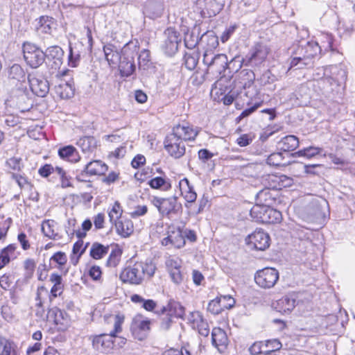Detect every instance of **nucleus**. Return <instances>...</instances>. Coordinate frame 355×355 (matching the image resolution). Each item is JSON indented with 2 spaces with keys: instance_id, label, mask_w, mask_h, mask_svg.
Here are the masks:
<instances>
[{
  "instance_id": "obj_44",
  "label": "nucleus",
  "mask_w": 355,
  "mask_h": 355,
  "mask_svg": "<svg viewBox=\"0 0 355 355\" xmlns=\"http://www.w3.org/2000/svg\"><path fill=\"white\" fill-rule=\"evenodd\" d=\"M198 2L200 6L203 4L205 9L209 12L210 14L214 15L222 9L223 6V5L216 0H198Z\"/></svg>"
},
{
  "instance_id": "obj_58",
  "label": "nucleus",
  "mask_w": 355,
  "mask_h": 355,
  "mask_svg": "<svg viewBox=\"0 0 355 355\" xmlns=\"http://www.w3.org/2000/svg\"><path fill=\"white\" fill-rule=\"evenodd\" d=\"M92 223L89 219L85 220L81 225V230H78L76 232V235L78 239H83L87 236V232L91 230Z\"/></svg>"
},
{
  "instance_id": "obj_22",
  "label": "nucleus",
  "mask_w": 355,
  "mask_h": 355,
  "mask_svg": "<svg viewBox=\"0 0 355 355\" xmlns=\"http://www.w3.org/2000/svg\"><path fill=\"white\" fill-rule=\"evenodd\" d=\"M255 80V75L250 69H242L236 76V84L241 88H250Z\"/></svg>"
},
{
  "instance_id": "obj_27",
  "label": "nucleus",
  "mask_w": 355,
  "mask_h": 355,
  "mask_svg": "<svg viewBox=\"0 0 355 355\" xmlns=\"http://www.w3.org/2000/svg\"><path fill=\"white\" fill-rule=\"evenodd\" d=\"M103 51L105 58L110 66L117 64L121 58L118 49L112 44H105L103 46Z\"/></svg>"
},
{
  "instance_id": "obj_31",
  "label": "nucleus",
  "mask_w": 355,
  "mask_h": 355,
  "mask_svg": "<svg viewBox=\"0 0 355 355\" xmlns=\"http://www.w3.org/2000/svg\"><path fill=\"white\" fill-rule=\"evenodd\" d=\"M53 25L54 21L52 17L42 16L37 21L35 30L38 35L50 34Z\"/></svg>"
},
{
  "instance_id": "obj_40",
  "label": "nucleus",
  "mask_w": 355,
  "mask_h": 355,
  "mask_svg": "<svg viewBox=\"0 0 355 355\" xmlns=\"http://www.w3.org/2000/svg\"><path fill=\"white\" fill-rule=\"evenodd\" d=\"M50 281L53 284L51 289V294L53 297H56L62 293L63 290L62 277L57 273H53L50 276Z\"/></svg>"
},
{
  "instance_id": "obj_57",
  "label": "nucleus",
  "mask_w": 355,
  "mask_h": 355,
  "mask_svg": "<svg viewBox=\"0 0 355 355\" xmlns=\"http://www.w3.org/2000/svg\"><path fill=\"white\" fill-rule=\"evenodd\" d=\"M224 309L221 306V302L219 297L209 302L207 306V311L214 315L219 314Z\"/></svg>"
},
{
  "instance_id": "obj_17",
  "label": "nucleus",
  "mask_w": 355,
  "mask_h": 355,
  "mask_svg": "<svg viewBox=\"0 0 355 355\" xmlns=\"http://www.w3.org/2000/svg\"><path fill=\"white\" fill-rule=\"evenodd\" d=\"M164 35L166 37L164 44L165 52L171 55L178 51L180 41L179 34L173 28H168L164 31Z\"/></svg>"
},
{
  "instance_id": "obj_1",
  "label": "nucleus",
  "mask_w": 355,
  "mask_h": 355,
  "mask_svg": "<svg viewBox=\"0 0 355 355\" xmlns=\"http://www.w3.org/2000/svg\"><path fill=\"white\" fill-rule=\"evenodd\" d=\"M155 264L150 261L136 262L125 268L120 274V279L124 283L134 285L141 284L145 277L151 278L156 270Z\"/></svg>"
},
{
  "instance_id": "obj_33",
  "label": "nucleus",
  "mask_w": 355,
  "mask_h": 355,
  "mask_svg": "<svg viewBox=\"0 0 355 355\" xmlns=\"http://www.w3.org/2000/svg\"><path fill=\"white\" fill-rule=\"evenodd\" d=\"M44 53L48 59L53 60L55 67H58L62 64L64 51L60 46H50Z\"/></svg>"
},
{
  "instance_id": "obj_3",
  "label": "nucleus",
  "mask_w": 355,
  "mask_h": 355,
  "mask_svg": "<svg viewBox=\"0 0 355 355\" xmlns=\"http://www.w3.org/2000/svg\"><path fill=\"white\" fill-rule=\"evenodd\" d=\"M139 46L134 42H128L121 49V58L119 68L122 76L128 77L136 70L135 57L137 55Z\"/></svg>"
},
{
  "instance_id": "obj_39",
  "label": "nucleus",
  "mask_w": 355,
  "mask_h": 355,
  "mask_svg": "<svg viewBox=\"0 0 355 355\" xmlns=\"http://www.w3.org/2000/svg\"><path fill=\"white\" fill-rule=\"evenodd\" d=\"M164 312H168L171 316L182 318L185 309L179 302H173L168 304V308H164Z\"/></svg>"
},
{
  "instance_id": "obj_51",
  "label": "nucleus",
  "mask_w": 355,
  "mask_h": 355,
  "mask_svg": "<svg viewBox=\"0 0 355 355\" xmlns=\"http://www.w3.org/2000/svg\"><path fill=\"white\" fill-rule=\"evenodd\" d=\"M322 151V149L319 147L309 146L304 149L298 150L295 154L300 157H306L307 158H311L317 155H320Z\"/></svg>"
},
{
  "instance_id": "obj_8",
  "label": "nucleus",
  "mask_w": 355,
  "mask_h": 355,
  "mask_svg": "<svg viewBox=\"0 0 355 355\" xmlns=\"http://www.w3.org/2000/svg\"><path fill=\"white\" fill-rule=\"evenodd\" d=\"M279 279V272L273 268H265L254 275L256 284L263 288H272Z\"/></svg>"
},
{
  "instance_id": "obj_19",
  "label": "nucleus",
  "mask_w": 355,
  "mask_h": 355,
  "mask_svg": "<svg viewBox=\"0 0 355 355\" xmlns=\"http://www.w3.org/2000/svg\"><path fill=\"white\" fill-rule=\"evenodd\" d=\"M296 297L295 295H286L272 303V307L282 313H288L295 307Z\"/></svg>"
},
{
  "instance_id": "obj_37",
  "label": "nucleus",
  "mask_w": 355,
  "mask_h": 355,
  "mask_svg": "<svg viewBox=\"0 0 355 355\" xmlns=\"http://www.w3.org/2000/svg\"><path fill=\"white\" fill-rule=\"evenodd\" d=\"M56 223L53 220H44L42 224V231L44 236L51 239H58V234L55 231Z\"/></svg>"
},
{
  "instance_id": "obj_50",
  "label": "nucleus",
  "mask_w": 355,
  "mask_h": 355,
  "mask_svg": "<svg viewBox=\"0 0 355 355\" xmlns=\"http://www.w3.org/2000/svg\"><path fill=\"white\" fill-rule=\"evenodd\" d=\"M9 77L19 81H23L25 79V72L19 64H13L9 70Z\"/></svg>"
},
{
  "instance_id": "obj_45",
  "label": "nucleus",
  "mask_w": 355,
  "mask_h": 355,
  "mask_svg": "<svg viewBox=\"0 0 355 355\" xmlns=\"http://www.w3.org/2000/svg\"><path fill=\"white\" fill-rule=\"evenodd\" d=\"M123 212V210L121 204L118 201H116L112 205L110 210L108 212L110 223H114L117 220L121 219Z\"/></svg>"
},
{
  "instance_id": "obj_18",
  "label": "nucleus",
  "mask_w": 355,
  "mask_h": 355,
  "mask_svg": "<svg viewBox=\"0 0 355 355\" xmlns=\"http://www.w3.org/2000/svg\"><path fill=\"white\" fill-rule=\"evenodd\" d=\"M46 318L47 321H52L58 325V328L61 330L67 328L69 321L67 314L56 307L49 309L46 315Z\"/></svg>"
},
{
  "instance_id": "obj_41",
  "label": "nucleus",
  "mask_w": 355,
  "mask_h": 355,
  "mask_svg": "<svg viewBox=\"0 0 355 355\" xmlns=\"http://www.w3.org/2000/svg\"><path fill=\"white\" fill-rule=\"evenodd\" d=\"M319 46L321 52L332 51L333 37L329 33H322L318 36Z\"/></svg>"
},
{
  "instance_id": "obj_35",
  "label": "nucleus",
  "mask_w": 355,
  "mask_h": 355,
  "mask_svg": "<svg viewBox=\"0 0 355 355\" xmlns=\"http://www.w3.org/2000/svg\"><path fill=\"white\" fill-rule=\"evenodd\" d=\"M77 144L81 148L85 153H92L96 148V140L93 137H84L80 138Z\"/></svg>"
},
{
  "instance_id": "obj_9",
  "label": "nucleus",
  "mask_w": 355,
  "mask_h": 355,
  "mask_svg": "<svg viewBox=\"0 0 355 355\" xmlns=\"http://www.w3.org/2000/svg\"><path fill=\"white\" fill-rule=\"evenodd\" d=\"M150 326V321L148 319H145L141 315H137L132 320L130 331L135 338L143 340L149 334Z\"/></svg>"
},
{
  "instance_id": "obj_56",
  "label": "nucleus",
  "mask_w": 355,
  "mask_h": 355,
  "mask_svg": "<svg viewBox=\"0 0 355 355\" xmlns=\"http://www.w3.org/2000/svg\"><path fill=\"white\" fill-rule=\"evenodd\" d=\"M263 343L266 354H272L271 352L279 350L282 346L280 341L277 339L267 340Z\"/></svg>"
},
{
  "instance_id": "obj_7",
  "label": "nucleus",
  "mask_w": 355,
  "mask_h": 355,
  "mask_svg": "<svg viewBox=\"0 0 355 355\" xmlns=\"http://www.w3.org/2000/svg\"><path fill=\"white\" fill-rule=\"evenodd\" d=\"M150 201L158 210L162 215H169L172 213H176L180 207L178 202V198L172 196L167 198L152 196Z\"/></svg>"
},
{
  "instance_id": "obj_5",
  "label": "nucleus",
  "mask_w": 355,
  "mask_h": 355,
  "mask_svg": "<svg viewBox=\"0 0 355 355\" xmlns=\"http://www.w3.org/2000/svg\"><path fill=\"white\" fill-rule=\"evenodd\" d=\"M321 53L318 42L311 41L306 42L304 46H298L296 51L293 53L291 67H293L300 64V67H301L302 64H308L306 62V59L314 58Z\"/></svg>"
},
{
  "instance_id": "obj_15",
  "label": "nucleus",
  "mask_w": 355,
  "mask_h": 355,
  "mask_svg": "<svg viewBox=\"0 0 355 355\" xmlns=\"http://www.w3.org/2000/svg\"><path fill=\"white\" fill-rule=\"evenodd\" d=\"M198 129L194 128L189 123H182L175 125L173 128L172 134L184 141H193L198 134Z\"/></svg>"
},
{
  "instance_id": "obj_12",
  "label": "nucleus",
  "mask_w": 355,
  "mask_h": 355,
  "mask_svg": "<svg viewBox=\"0 0 355 355\" xmlns=\"http://www.w3.org/2000/svg\"><path fill=\"white\" fill-rule=\"evenodd\" d=\"M164 148L171 157L176 159L182 157L186 150L184 141L172 133L166 137Z\"/></svg>"
},
{
  "instance_id": "obj_47",
  "label": "nucleus",
  "mask_w": 355,
  "mask_h": 355,
  "mask_svg": "<svg viewBox=\"0 0 355 355\" xmlns=\"http://www.w3.org/2000/svg\"><path fill=\"white\" fill-rule=\"evenodd\" d=\"M131 300L135 303L141 304V306L146 311H151L156 306V302L153 300H144L137 294L131 296Z\"/></svg>"
},
{
  "instance_id": "obj_34",
  "label": "nucleus",
  "mask_w": 355,
  "mask_h": 355,
  "mask_svg": "<svg viewBox=\"0 0 355 355\" xmlns=\"http://www.w3.org/2000/svg\"><path fill=\"white\" fill-rule=\"evenodd\" d=\"M148 184L152 189H159L162 191H168L171 188L170 180L166 176L153 178L148 182Z\"/></svg>"
},
{
  "instance_id": "obj_16",
  "label": "nucleus",
  "mask_w": 355,
  "mask_h": 355,
  "mask_svg": "<svg viewBox=\"0 0 355 355\" xmlns=\"http://www.w3.org/2000/svg\"><path fill=\"white\" fill-rule=\"evenodd\" d=\"M268 53L269 49L266 45H257L253 51L246 56L244 61L247 62V64L258 66L265 61Z\"/></svg>"
},
{
  "instance_id": "obj_23",
  "label": "nucleus",
  "mask_w": 355,
  "mask_h": 355,
  "mask_svg": "<svg viewBox=\"0 0 355 355\" xmlns=\"http://www.w3.org/2000/svg\"><path fill=\"white\" fill-rule=\"evenodd\" d=\"M58 155L61 159L71 163H77L80 160L78 151L71 145L60 148L58 150Z\"/></svg>"
},
{
  "instance_id": "obj_25",
  "label": "nucleus",
  "mask_w": 355,
  "mask_h": 355,
  "mask_svg": "<svg viewBox=\"0 0 355 355\" xmlns=\"http://www.w3.org/2000/svg\"><path fill=\"white\" fill-rule=\"evenodd\" d=\"M179 189L182 196L188 202H193L196 201L197 194L193 190V187L190 184L188 179L183 178L179 182Z\"/></svg>"
},
{
  "instance_id": "obj_59",
  "label": "nucleus",
  "mask_w": 355,
  "mask_h": 355,
  "mask_svg": "<svg viewBox=\"0 0 355 355\" xmlns=\"http://www.w3.org/2000/svg\"><path fill=\"white\" fill-rule=\"evenodd\" d=\"M249 352L252 355H258L262 353L266 354L263 342H255L249 348Z\"/></svg>"
},
{
  "instance_id": "obj_24",
  "label": "nucleus",
  "mask_w": 355,
  "mask_h": 355,
  "mask_svg": "<svg viewBox=\"0 0 355 355\" xmlns=\"http://www.w3.org/2000/svg\"><path fill=\"white\" fill-rule=\"evenodd\" d=\"M16 250L17 245L15 244H10L1 250L0 252V270L8 264L11 260L17 257L18 252Z\"/></svg>"
},
{
  "instance_id": "obj_28",
  "label": "nucleus",
  "mask_w": 355,
  "mask_h": 355,
  "mask_svg": "<svg viewBox=\"0 0 355 355\" xmlns=\"http://www.w3.org/2000/svg\"><path fill=\"white\" fill-rule=\"evenodd\" d=\"M192 327L193 329H196L198 333L203 336H207L209 333V329L208 323L202 319V315L199 312L193 313L191 315Z\"/></svg>"
},
{
  "instance_id": "obj_32",
  "label": "nucleus",
  "mask_w": 355,
  "mask_h": 355,
  "mask_svg": "<svg viewBox=\"0 0 355 355\" xmlns=\"http://www.w3.org/2000/svg\"><path fill=\"white\" fill-rule=\"evenodd\" d=\"M298 146V138L294 135H287L278 142V148L284 152L293 151Z\"/></svg>"
},
{
  "instance_id": "obj_64",
  "label": "nucleus",
  "mask_w": 355,
  "mask_h": 355,
  "mask_svg": "<svg viewBox=\"0 0 355 355\" xmlns=\"http://www.w3.org/2000/svg\"><path fill=\"white\" fill-rule=\"evenodd\" d=\"M221 302V306L224 309H229L232 308L235 304V300L231 295H221L219 297Z\"/></svg>"
},
{
  "instance_id": "obj_13",
  "label": "nucleus",
  "mask_w": 355,
  "mask_h": 355,
  "mask_svg": "<svg viewBox=\"0 0 355 355\" xmlns=\"http://www.w3.org/2000/svg\"><path fill=\"white\" fill-rule=\"evenodd\" d=\"M246 240L248 243L252 244L258 250H264L270 245V236L261 229H257Z\"/></svg>"
},
{
  "instance_id": "obj_61",
  "label": "nucleus",
  "mask_w": 355,
  "mask_h": 355,
  "mask_svg": "<svg viewBox=\"0 0 355 355\" xmlns=\"http://www.w3.org/2000/svg\"><path fill=\"white\" fill-rule=\"evenodd\" d=\"M6 165L14 171H20L22 167L21 159L20 157H11L6 161Z\"/></svg>"
},
{
  "instance_id": "obj_38",
  "label": "nucleus",
  "mask_w": 355,
  "mask_h": 355,
  "mask_svg": "<svg viewBox=\"0 0 355 355\" xmlns=\"http://www.w3.org/2000/svg\"><path fill=\"white\" fill-rule=\"evenodd\" d=\"M267 206L265 205H254L250 209V216L255 221L259 223H263V220L266 218V211Z\"/></svg>"
},
{
  "instance_id": "obj_2",
  "label": "nucleus",
  "mask_w": 355,
  "mask_h": 355,
  "mask_svg": "<svg viewBox=\"0 0 355 355\" xmlns=\"http://www.w3.org/2000/svg\"><path fill=\"white\" fill-rule=\"evenodd\" d=\"M113 322V330L109 334L92 335L89 337L94 349L104 354H107L113 349L114 343L113 338L122 331V324L124 322V316L116 315L112 318Z\"/></svg>"
},
{
  "instance_id": "obj_14",
  "label": "nucleus",
  "mask_w": 355,
  "mask_h": 355,
  "mask_svg": "<svg viewBox=\"0 0 355 355\" xmlns=\"http://www.w3.org/2000/svg\"><path fill=\"white\" fill-rule=\"evenodd\" d=\"M200 42L201 44H205V50L211 51L216 49L218 46V37L213 31H207L205 34H203L200 40L198 37H196L195 41H193L191 44H189L187 37L185 38V44L189 48L192 49L196 46V45Z\"/></svg>"
},
{
  "instance_id": "obj_46",
  "label": "nucleus",
  "mask_w": 355,
  "mask_h": 355,
  "mask_svg": "<svg viewBox=\"0 0 355 355\" xmlns=\"http://www.w3.org/2000/svg\"><path fill=\"white\" fill-rule=\"evenodd\" d=\"M121 254V250L117 246L114 247L108 257L106 265L108 267H116L119 263Z\"/></svg>"
},
{
  "instance_id": "obj_63",
  "label": "nucleus",
  "mask_w": 355,
  "mask_h": 355,
  "mask_svg": "<svg viewBox=\"0 0 355 355\" xmlns=\"http://www.w3.org/2000/svg\"><path fill=\"white\" fill-rule=\"evenodd\" d=\"M185 66L189 70L195 69L198 64V58L196 55L186 54L184 56Z\"/></svg>"
},
{
  "instance_id": "obj_4",
  "label": "nucleus",
  "mask_w": 355,
  "mask_h": 355,
  "mask_svg": "<svg viewBox=\"0 0 355 355\" xmlns=\"http://www.w3.org/2000/svg\"><path fill=\"white\" fill-rule=\"evenodd\" d=\"M320 75V72L314 74V77L318 78L317 87L320 94L329 101L341 98L344 87Z\"/></svg>"
},
{
  "instance_id": "obj_21",
  "label": "nucleus",
  "mask_w": 355,
  "mask_h": 355,
  "mask_svg": "<svg viewBox=\"0 0 355 355\" xmlns=\"http://www.w3.org/2000/svg\"><path fill=\"white\" fill-rule=\"evenodd\" d=\"M212 345L219 352H223L228 345V338L226 332L220 327H214L211 331Z\"/></svg>"
},
{
  "instance_id": "obj_62",
  "label": "nucleus",
  "mask_w": 355,
  "mask_h": 355,
  "mask_svg": "<svg viewBox=\"0 0 355 355\" xmlns=\"http://www.w3.org/2000/svg\"><path fill=\"white\" fill-rule=\"evenodd\" d=\"M173 322V316L168 315V312H164V309L162 310V322L160 324V327L163 330H168Z\"/></svg>"
},
{
  "instance_id": "obj_36",
  "label": "nucleus",
  "mask_w": 355,
  "mask_h": 355,
  "mask_svg": "<svg viewBox=\"0 0 355 355\" xmlns=\"http://www.w3.org/2000/svg\"><path fill=\"white\" fill-rule=\"evenodd\" d=\"M108 251V245H104L98 242H95L92 245L89 254L94 259H100L107 254Z\"/></svg>"
},
{
  "instance_id": "obj_10",
  "label": "nucleus",
  "mask_w": 355,
  "mask_h": 355,
  "mask_svg": "<svg viewBox=\"0 0 355 355\" xmlns=\"http://www.w3.org/2000/svg\"><path fill=\"white\" fill-rule=\"evenodd\" d=\"M318 72L331 80L342 85L347 80V71L343 64L330 65L322 69H318Z\"/></svg>"
},
{
  "instance_id": "obj_20",
  "label": "nucleus",
  "mask_w": 355,
  "mask_h": 355,
  "mask_svg": "<svg viewBox=\"0 0 355 355\" xmlns=\"http://www.w3.org/2000/svg\"><path fill=\"white\" fill-rule=\"evenodd\" d=\"M107 170V166L105 164L100 160H94L87 164L81 173L77 175L76 178L78 180H81V176H83L85 174H89L90 175H102L105 173Z\"/></svg>"
},
{
  "instance_id": "obj_43",
  "label": "nucleus",
  "mask_w": 355,
  "mask_h": 355,
  "mask_svg": "<svg viewBox=\"0 0 355 355\" xmlns=\"http://www.w3.org/2000/svg\"><path fill=\"white\" fill-rule=\"evenodd\" d=\"M264 218L263 223H277L282 220V216L279 211L267 206Z\"/></svg>"
},
{
  "instance_id": "obj_11",
  "label": "nucleus",
  "mask_w": 355,
  "mask_h": 355,
  "mask_svg": "<svg viewBox=\"0 0 355 355\" xmlns=\"http://www.w3.org/2000/svg\"><path fill=\"white\" fill-rule=\"evenodd\" d=\"M28 80L32 92L39 97H44L49 92V84L47 80L37 73L28 74Z\"/></svg>"
},
{
  "instance_id": "obj_29",
  "label": "nucleus",
  "mask_w": 355,
  "mask_h": 355,
  "mask_svg": "<svg viewBox=\"0 0 355 355\" xmlns=\"http://www.w3.org/2000/svg\"><path fill=\"white\" fill-rule=\"evenodd\" d=\"M55 94L61 98H69L74 94V89L68 80H60L55 86Z\"/></svg>"
},
{
  "instance_id": "obj_53",
  "label": "nucleus",
  "mask_w": 355,
  "mask_h": 355,
  "mask_svg": "<svg viewBox=\"0 0 355 355\" xmlns=\"http://www.w3.org/2000/svg\"><path fill=\"white\" fill-rule=\"evenodd\" d=\"M175 238L177 239V242L174 241L173 236L165 237L162 239V244L166 246L172 244L178 248L184 245L185 241L180 233H178Z\"/></svg>"
},
{
  "instance_id": "obj_52",
  "label": "nucleus",
  "mask_w": 355,
  "mask_h": 355,
  "mask_svg": "<svg viewBox=\"0 0 355 355\" xmlns=\"http://www.w3.org/2000/svg\"><path fill=\"white\" fill-rule=\"evenodd\" d=\"M55 173H57L60 179V186L62 188H67L72 187L71 182V178L67 175L66 171L61 167H55Z\"/></svg>"
},
{
  "instance_id": "obj_54",
  "label": "nucleus",
  "mask_w": 355,
  "mask_h": 355,
  "mask_svg": "<svg viewBox=\"0 0 355 355\" xmlns=\"http://www.w3.org/2000/svg\"><path fill=\"white\" fill-rule=\"evenodd\" d=\"M227 58L225 54H217L214 56L213 64L217 67V70L220 73L225 71L227 67Z\"/></svg>"
},
{
  "instance_id": "obj_26",
  "label": "nucleus",
  "mask_w": 355,
  "mask_h": 355,
  "mask_svg": "<svg viewBox=\"0 0 355 355\" xmlns=\"http://www.w3.org/2000/svg\"><path fill=\"white\" fill-rule=\"evenodd\" d=\"M118 234L123 238L128 237L134 230L132 220L127 218H121L114 223Z\"/></svg>"
},
{
  "instance_id": "obj_6",
  "label": "nucleus",
  "mask_w": 355,
  "mask_h": 355,
  "mask_svg": "<svg viewBox=\"0 0 355 355\" xmlns=\"http://www.w3.org/2000/svg\"><path fill=\"white\" fill-rule=\"evenodd\" d=\"M23 54L25 61L32 68H37L44 61L46 55L35 44L25 42L23 44Z\"/></svg>"
},
{
  "instance_id": "obj_48",
  "label": "nucleus",
  "mask_w": 355,
  "mask_h": 355,
  "mask_svg": "<svg viewBox=\"0 0 355 355\" xmlns=\"http://www.w3.org/2000/svg\"><path fill=\"white\" fill-rule=\"evenodd\" d=\"M79 46L82 47L83 45L81 44H76L73 46H69V64L73 67L77 66L80 58V53L78 50Z\"/></svg>"
},
{
  "instance_id": "obj_49",
  "label": "nucleus",
  "mask_w": 355,
  "mask_h": 355,
  "mask_svg": "<svg viewBox=\"0 0 355 355\" xmlns=\"http://www.w3.org/2000/svg\"><path fill=\"white\" fill-rule=\"evenodd\" d=\"M268 165L272 166H282L286 164L284 162V157L282 153H273L270 154L266 160Z\"/></svg>"
},
{
  "instance_id": "obj_60",
  "label": "nucleus",
  "mask_w": 355,
  "mask_h": 355,
  "mask_svg": "<svg viewBox=\"0 0 355 355\" xmlns=\"http://www.w3.org/2000/svg\"><path fill=\"white\" fill-rule=\"evenodd\" d=\"M254 137L252 134H243L241 135L236 139V144L241 147H245L250 144Z\"/></svg>"
},
{
  "instance_id": "obj_30",
  "label": "nucleus",
  "mask_w": 355,
  "mask_h": 355,
  "mask_svg": "<svg viewBox=\"0 0 355 355\" xmlns=\"http://www.w3.org/2000/svg\"><path fill=\"white\" fill-rule=\"evenodd\" d=\"M164 10L162 3L157 1H148L144 6V14L152 19L159 17L162 15Z\"/></svg>"
},
{
  "instance_id": "obj_42",
  "label": "nucleus",
  "mask_w": 355,
  "mask_h": 355,
  "mask_svg": "<svg viewBox=\"0 0 355 355\" xmlns=\"http://www.w3.org/2000/svg\"><path fill=\"white\" fill-rule=\"evenodd\" d=\"M138 65L139 70H148L152 66L150 53L147 49L141 51L138 57Z\"/></svg>"
},
{
  "instance_id": "obj_55",
  "label": "nucleus",
  "mask_w": 355,
  "mask_h": 355,
  "mask_svg": "<svg viewBox=\"0 0 355 355\" xmlns=\"http://www.w3.org/2000/svg\"><path fill=\"white\" fill-rule=\"evenodd\" d=\"M165 265L167 268V270L170 272L178 268H181L182 261L178 257L169 256L166 259Z\"/></svg>"
}]
</instances>
